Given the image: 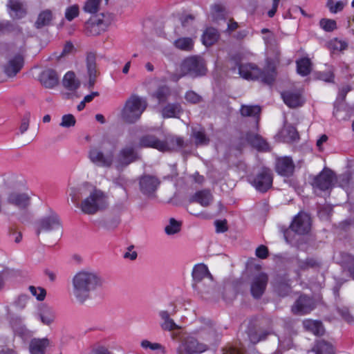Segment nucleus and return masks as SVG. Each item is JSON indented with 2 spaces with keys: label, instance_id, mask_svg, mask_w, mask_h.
Segmentation results:
<instances>
[{
  "label": "nucleus",
  "instance_id": "nucleus-1",
  "mask_svg": "<svg viewBox=\"0 0 354 354\" xmlns=\"http://www.w3.org/2000/svg\"><path fill=\"white\" fill-rule=\"evenodd\" d=\"M105 281L102 275L91 269H82L71 279V296L79 304L91 299L92 292L102 288Z\"/></svg>",
  "mask_w": 354,
  "mask_h": 354
},
{
  "label": "nucleus",
  "instance_id": "nucleus-2",
  "mask_svg": "<svg viewBox=\"0 0 354 354\" xmlns=\"http://www.w3.org/2000/svg\"><path fill=\"white\" fill-rule=\"evenodd\" d=\"M81 195H86L79 205L82 213L94 215L109 207V198L106 193L90 185H83L80 188Z\"/></svg>",
  "mask_w": 354,
  "mask_h": 354
},
{
  "label": "nucleus",
  "instance_id": "nucleus-3",
  "mask_svg": "<svg viewBox=\"0 0 354 354\" xmlns=\"http://www.w3.org/2000/svg\"><path fill=\"white\" fill-rule=\"evenodd\" d=\"M147 106V102L145 100L137 95H131L122 109V118L127 122H135L140 118Z\"/></svg>",
  "mask_w": 354,
  "mask_h": 354
},
{
  "label": "nucleus",
  "instance_id": "nucleus-4",
  "mask_svg": "<svg viewBox=\"0 0 354 354\" xmlns=\"http://www.w3.org/2000/svg\"><path fill=\"white\" fill-rule=\"evenodd\" d=\"M240 75L246 80H261L268 84H272L275 78L276 73L274 68L268 67L263 71H261L257 67L251 64H241L239 66Z\"/></svg>",
  "mask_w": 354,
  "mask_h": 354
},
{
  "label": "nucleus",
  "instance_id": "nucleus-5",
  "mask_svg": "<svg viewBox=\"0 0 354 354\" xmlns=\"http://www.w3.org/2000/svg\"><path fill=\"white\" fill-rule=\"evenodd\" d=\"M194 333H183L180 337V344L176 348L177 354H200L208 349V346L199 342L194 337Z\"/></svg>",
  "mask_w": 354,
  "mask_h": 354
},
{
  "label": "nucleus",
  "instance_id": "nucleus-6",
  "mask_svg": "<svg viewBox=\"0 0 354 354\" xmlns=\"http://www.w3.org/2000/svg\"><path fill=\"white\" fill-rule=\"evenodd\" d=\"M171 309L169 310H162L158 312V316L160 319V326L164 331L171 332V338L176 339L178 337V333H175L174 330L180 328L178 324H176L174 320L171 317L176 313V306L174 304H170Z\"/></svg>",
  "mask_w": 354,
  "mask_h": 354
},
{
  "label": "nucleus",
  "instance_id": "nucleus-7",
  "mask_svg": "<svg viewBox=\"0 0 354 354\" xmlns=\"http://www.w3.org/2000/svg\"><path fill=\"white\" fill-rule=\"evenodd\" d=\"M61 227L62 223L58 215L50 209L47 215L37 221L36 233L39 235L42 232L59 230Z\"/></svg>",
  "mask_w": 354,
  "mask_h": 354
},
{
  "label": "nucleus",
  "instance_id": "nucleus-8",
  "mask_svg": "<svg viewBox=\"0 0 354 354\" xmlns=\"http://www.w3.org/2000/svg\"><path fill=\"white\" fill-rule=\"evenodd\" d=\"M182 71L193 76L203 75L206 71L205 62L201 57H189L183 62Z\"/></svg>",
  "mask_w": 354,
  "mask_h": 354
},
{
  "label": "nucleus",
  "instance_id": "nucleus-9",
  "mask_svg": "<svg viewBox=\"0 0 354 354\" xmlns=\"http://www.w3.org/2000/svg\"><path fill=\"white\" fill-rule=\"evenodd\" d=\"M187 146L183 138L176 135H167L164 140H161L160 151L173 152L178 151Z\"/></svg>",
  "mask_w": 354,
  "mask_h": 354
},
{
  "label": "nucleus",
  "instance_id": "nucleus-10",
  "mask_svg": "<svg viewBox=\"0 0 354 354\" xmlns=\"http://www.w3.org/2000/svg\"><path fill=\"white\" fill-rule=\"evenodd\" d=\"M335 180V176L333 171L329 169H324L314 178L313 186L315 189L327 190L332 187Z\"/></svg>",
  "mask_w": 354,
  "mask_h": 354
},
{
  "label": "nucleus",
  "instance_id": "nucleus-11",
  "mask_svg": "<svg viewBox=\"0 0 354 354\" xmlns=\"http://www.w3.org/2000/svg\"><path fill=\"white\" fill-rule=\"evenodd\" d=\"M97 54L95 52H88L86 55V72L88 77V86L89 88L94 86L100 71L96 64Z\"/></svg>",
  "mask_w": 354,
  "mask_h": 354
},
{
  "label": "nucleus",
  "instance_id": "nucleus-12",
  "mask_svg": "<svg viewBox=\"0 0 354 354\" xmlns=\"http://www.w3.org/2000/svg\"><path fill=\"white\" fill-rule=\"evenodd\" d=\"M6 203L19 209H26L30 205V196L25 192L12 191L7 195Z\"/></svg>",
  "mask_w": 354,
  "mask_h": 354
},
{
  "label": "nucleus",
  "instance_id": "nucleus-13",
  "mask_svg": "<svg viewBox=\"0 0 354 354\" xmlns=\"http://www.w3.org/2000/svg\"><path fill=\"white\" fill-rule=\"evenodd\" d=\"M311 227V220L309 214L299 212L291 223L290 228L292 231L299 234L308 233Z\"/></svg>",
  "mask_w": 354,
  "mask_h": 354
},
{
  "label": "nucleus",
  "instance_id": "nucleus-14",
  "mask_svg": "<svg viewBox=\"0 0 354 354\" xmlns=\"http://www.w3.org/2000/svg\"><path fill=\"white\" fill-rule=\"evenodd\" d=\"M139 158L135 147L132 145H127L119 151L117 156V163L120 167H126Z\"/></svg>",
  "mask_w": 354,
  "mask_h": 354
},
{
  "label": "nucleus",
  "instance_id": "nucleus-15",
  "mask_svg": "<svg viewBox=\"0 0 354 354\" xmlns=\"http://www.w3.org/2000/svg\"><path fill=\"white\" fill-rule=\"evenodd\" d=\"M203 326L194 330V334L207 342H214L218 337V332L215 325L209 319H201Z\"/></svg>",
  "mask_w": 354,
  "mask_h": 354
},
{
  "label": "nucleus",
  "instance_id": "nucleus-16",
  "mask_svg": "<svg viewBox=\"0 0 354 354\" xmlns=\"http://www.w3.org/2000/svg\"><path fill=\"white\" fill-rule=\"evenodd\" d=\"M252 184L259 192H266L272 184V176L270 170L263 169L253 179Z\"/></svg>",
  "mask_w": 354,
  "mask_h": 354
},
{
  "label": "nucleus",
  "instance_id": "nucleus-17",
  "mask_svg": "<svg viewBox=\"0 0 354 354\" xmlns=\"http://www.w3.org/2000/svg\"><path fill=\"white\" fill-rule=\"evenodd\" d=\"M113 151L104 154L96 148H93L89 151V158L95 164L101 167H110L113 161Z\"/></svg>",
  "mask_w": 354,
  "mask_h": 354
},
{
  "label": "nucleus",
  "instance_id": "nucleus-18",
  "mask_svg": "<svg viewBox=\"0 0 354 354\" xmlns=\"http://www.w3.org/2000/svg\"><path fill=\"white\" fill-rule=\"evenodd\" d=\"M159 185V180L153 176L143 175L139 179V185L141 192L148 196L153 194Z\"/></svg>",
  "mask_w": 354,
  "mask_h": 354
},
{
  "label": "nucleus",
  "instance_id": "nucleus-19",
  "mask_svg": "<svg viewBox=\"0 0 354 354\" xmlns=\"http://www.w3.org/2000/svg\"><path fill=\"white\" fill-rule=\"evenodd\" d=\"M268 281L266 273H260L254 276L250 285L251 294L254 298H260L265 292Z\"/></svg>",
  "mask_w": 354,
  "mask_h": 354
},
{
  "label": "nucleus",
  "instance_id": "nucleus-20",
  "mask_svg": "<svg viewBox=\"0 0 354 354\" xmlns=\"http://www.w3.org/2000/svg\"><path fill=\"white\" fill-rule=\"evenodd\" d=\"M214 286L212 278H206L204 281L192 283L194 290L203 299H208L214 294Z\"/></svg>",
  "mask_w": 354,
  "mask_h": 354
},
{
  "label": "nucleus",
  "instance_id": "nucleus-21",
  "mask_svg": "<svg viewBox=\"0 0 354 354\" xmlns=\"http://www.w3.org/2000/svg\"><path fill=\"white\" fill-rule=\"evenodd\" d=\"M314 308L315 302L310 297L301 296L293 305L292 310L295 314L304 315L310 313Z\"/></svg>",
  "mask_w": 354,
  "mask_h": 354
},
{
  "label": "nucleus",
  "instance_id": "nucleus-22",
  "mask_svg": "<svg viewBox=\"0 0 354 354\" xmlns=\"http://www.w3.org/2000/svg\"><path fill=\"white\" fill-rule=\"evenodd\" d=\"M281 96L285 104L290 108L302 106L304 103L302 91L300 89L295 91H285L281 93Z\"/></svg>",
  "mask_w": 354,
  "mask_h": 354
},
{
  "label": "nucleus",
  "instance_id": "nucleus-23",
  "mask_svg": "<svg viewBox=\"0 0 354 354\" xmlns=\"http://www.w3.org/2000/svg\"><path fill=\"white\" fill-rule=\"evenodd\" d=\"M275 167L279 174L290 176L294 172L295 165L290 157L285 156L277 159Z\"/></svg>",
  "mask_w": 354,
  "mask_h": 354
},
{
  "label": "nucleus",
  "instance_id": "nucleus-24",
  "mask_svg": "<svg viewBox=\"0 0 354 354\" xmlns=\"http://www.w3.org/2000/svg\"><path fill=\"white\" fill-rule=\"evenodd\" d=\"M39 82L44 87L53 88L59 84V76L55 70L47 68L41 73Z\"/></svg>",
  "mask_w": 354,
  "mask_h": 354
},
{
  "label": "nucleus",
  "instance_id": "nucleus-25",
  "mask_svg": "<svg viewBox=\"0 0 354 354\" xmlns=\"http://www.w3.org/2000/svg\"><path fill=\"white\" fill-rule=\"evenodd\" d=\"M24 64V58L21 55H17L10 58L4 66V72L7 76H15L21 69Z\"/></svg>",
  "mask_w": 354,
  "mask_h": 354
},
{
  "label": "nucleus",
  "instance_id": "nucleus-26",
  "mask_svg": "<svg viewBox=\"0 0 354 354\" xmlns=\"http://www.w3.org/2000/svg\"><path fill=\"white\" fill-rule=\"evenodd\" d=\"M248 142L258 151H266L270 149L269 145L259 134L248 133L246 135Z\"/></svg>",
  "mask_w": 354,
  "mask_h": 354
},
{
  "label": "nucleus",
  "instance_id": "nucleus-27",
  "mask_svg": "<svg viewBox=\"0 0 354 354\" xmlns=\"http://www.w3.org/2000/svg\"><path fill=\"white\" fill-rule=\"evenodd\" d=\"M108 24H82V30L88 36H96L104 32Z\"/></svg>",
  "mask_w": 354,
  "mask_h": 354
},
{
  "label": "nucleus",
  "instance_id": "nucleus-28",
  "mask_svg": "<svg viewBox=\"0 0 354 354\" xmlns=\"http://www.w3.org/2000/svg\"><path fill=\"white\" fill-rule=\"evenodd\" d=\"M212 201L213 196L209 190L198 191L190 199L191 202L198 203L203 207L209 206Z\"/></svg>",
  "mask_w": 354,
  "mask_h": 354
},
{
  "label": "nucleus",
  "instance_id": "nucleus-29",
  "mask_svg": "<svg viewBox=\"0 0 354 354\" xmlns=\"http://www.w3.org/2000/svg\"><path fill=\"white\" fill-rule=\"evenodd\" d=\"M193 283L204 281L206 278H212L206 266L196 265L192 270Z\"/></svg>",
  "mask_w": 354,
  "mask_h": 354
},
{
  "label": "nucleus",
  "instance_id": "nucleus-30",
  "mask_svg": "<svg viewBox=\"0 0 354 354\" xmlns=\"http://www.w3.org/2000/svg\"><path fill=\"white\" fill-rule=\"evenodd\" d=\"M63 86L71 91L77 90L80 86V80L76 77L74 72H67L62 80Z\"/></svg>",
  "mask_w": 354,
  "mask_h": 354
},
{
  "label": "nucleus",
  "instance_id": "nucleus-31",
  "mask_svg": "<svg viewBox=\"0 0 354 354\" xmlns=\"http://www.w3.org/2000/svg\"><path fill=\"white\" fill-rule=\"evenodd\" d=\"M183 113L181 105L178 103H169L163 107L161 113L163 118H178Z\"/></svg>",
  "mask_w": 354,
  "mask_h": 354
},
{
  "label": "nucleus",
  "instance_id": "nucleus-32",
  "mask_svg": "<svg viewBox=\"0 0 354 354\" xmlns=\"http://www.w3.org/2000/svg\"><path fill=\"white\" fill-rule=\"evenodd\" d=\"M161 140L158 139L155 135L147 134L140 138L139 146L140 147L153 148L160 151Z\"/></svg>",
  "mask_w": 354,
  "mask_h": 354
},
{
  "label": "nucleus",
  "instance_id": "nucleus-33",
  "mask_svg": "<svg viewBox=\"0 0 354 354\" xmlns=\"http://www.w3.org/2000/svg\"><path fill=\"white\" fill-rule=\"evenodd\" d=\"M8 6L10 10V15L17 19L24 17L26 14V9L20 0H9Z\"/></svg>",
  "mask_w": 354,
  "mask_h": 354
},
{
  "label": "nucleus",
  "instance_id": "nucleus-34",
  "mask_svg": "<svg viewBox=\"0 0 354 354\" xmlns=\"http://www.w3.org/2000/svg\"><path fill=\"white\" fill-rule=\"evenodd\" d=\"M48 345V340L44 339H33L29 346L30 354H44V351Z\"/></svg>",
  "mask_w": 354,
  "mask_h": 354
},
{
  "label": "nucleus",
  "instance_id": "nucleus-35",
  "mask_svg": "<svg viewBox=\"0 0 354 354\" xmlns=\"http://www.w3.org/2000/svg\"><path fill=\"white\" fill-rule=\"evenodd\" d=\"M192 137L194 139V142L196 145H206L209 142V139L207 136L205 129L201 127L192 128Z\"/></svg>",
  "mask_w": 354,
  "mask_h": 354
},
{
  "label": "nucleus",
  "instance_id": "nucleus-36",
  "mask_svg": "<svg viewBox=\"0 0 354 354\" xmlns=\"http://www.w3.org/2000/svg\"><path fill=\"white\" fill-rule=\"evenodd\" d=\"M283 142H290L299 139L297 129L292 125H285L280 132Z\"/></svg>",
  "mask_w": 354,
  "mask_h": 354
},
{
  "label": "nucleus",
  "instance_id": "nucleus-37",
  "mask_svg": "<svg viewBox=\"0 0 354 354\" xmlns=\"http://www.w3.org/2000/svg\"><path fill=\"white\" fill-rule=\"evenodd\" d=\"M304 327L308 331L313 333L315 335H322L324 334V329L322 322L319 321L307 319L303 322Z\"/></svg>",
  "mask_w": 354,
  "mask_h": 354
},
{
  "label": "nucleus",
  "instance_id": "nucleus-38",
  "mask_svg": "<svg viewBox=\"0 0 354 354\" xmlns=\"http://www.w3.org/2000/svg\"><path fill=\"white\" fill-rule=\"evenodd\" d=\"M269 334L270 333L267 330H257V329L254 328H249L247 332L248 339L252 344H257L265 339Z\"/></svg>",
  "mask_w": 354,
  "mask_h": 354
},
{
  "label": "nucleus",
  "instance_id": "nucleus-39",
  "mask_svg": "<svg viewBox=\"0 0 354 354\" xmlns=\"http://www.w3.org/2000/svg\"><path fill=\"white\" fill-rule=\"evenodd\" d=\"M218 37L219 35L218 31L215 28H209L204 32L202 41L204 45L209 46L214 44L218 40Z\"/></svg>",
  "mask_w": 354,
  "mask_h": 354
},
{
  "label": "nucleus",
  "instance_id": "nucleus-40",
  "mask_svg": "<svg viewBox=\"0 0 354 354\" xmlns=\"http://www.w3.org/2000/svg\"><path fill=\"white\" fill-rule=\"evenodd\" d=\"M171 90L167 86H159L152 94V97L158 100V103L167 102L171 95Z\"/></svg>",
  "mask_w": 354,
  "mask_h": 354
},
{
  "label": "nucleus",
  "instance_id": "nucleus-41",
  "mask_svg": "<svg viewBox=\"0 0 354 354\" xmlns=\"http://www.w3.org/2000/svg\"><path fill=\"white\" fill-rule=\"evenodd\" d=\"M346 4V1L327 0L326 6L332 14H337L344 9Z\"/></svg>",
  "mask_w": 354,
  "mask_h": 354
},
{
  "label": "nucleus",
  "instance_id": "nucleus-42",
  "mask_svg": "<svg viewBox=\"0 0 354 354\" xmlns=\"http://www.w3.org/2000/svg\"><path fill=\"white\" fill-rule=\"evenodd\" d=\"M261 108L259 106L243 105L241 109V113L243 116L254 117L256 118L257 124L259 118Z\"/></svg>",
  "mask_w": 354,
  "mask_h": 354
},
{
  "label": "nucleus",
  "instance_id": "nucleus-43",
  "mask_svg": "<svg viewBox=\"0 0 354 354\" xmlns=\"http://www.w3.org/2000/svg\"><path fill=\"white\" fill-rule=\"evenodd\" d=\"M297 73L302 75L306 76L311 71V62L308 58H302L297 61Z\"/></svg>",
  "mask_w": 354,
  "mask_h": 354
},
{
  "label": "nucleus",
  "instance_id": "nucleus-44",
  "mask_svg": "<svg viewBox=\"0 0 354 354\" xmlns=\"http://www.w3.org/2000/svg\"><path fill=\"white\" fill-rule=\"evenodd\" d=\"M175 46L185 51H190L194 47V41L190 37H181L174 41Z\"/></svg>",
  "mask_w": 354,
  "mask_h": 354
},
{
  "label": "nucleus",
  "instance_id": "nucleus-45",
  "mask_svg": "<svg viewBox=\"0 0 354 354\" xmlns=\"http://www.w3.org/2000/svg\"><path fill=\"white\" fill-rule=\"evenodd\" d=\"M316 354H333V347L332 344L324 341H318L315 348Z\"/></svg>",
  "mask_w": 354,
  "mask_h": 354
},
{
  "label": "nucleus",
  "instance_id": "nucleus-46",
  "mask_svg": "<svg viewBox=\"0 0 354 354\" xmlns=\"http://www.w3.org/2000/svg\"><path fill=\"white\" fill-rule=\"evenodd\" d=\"M212 15L218 20H225V9L221 3H215L211 6Z\"/></svg>",
  "mask_w": 354,
  "mask_h": 354
},
{
  "label": "nucleus",
  "instance_id": "nucleus-47",
  "mask_svg": "<svg viewBox=\"0 0 354 354\" xmlns=\"http://www.w3.org/2000/svg\"><path fill=\"white\" fill-rule=\"evenodd\" d=\"M181 222L171 218L169 219V224L165 226V232L167 235H173L180 232Z\"/></svg>",
  "mask_w": 354,
  "mask_h": 354
},
{
  "label": "nucleus",
  "instance_id": "nucleus-48",
  "mask_svg": "<svg viewBox=\"0 0 354 354\" xmlns=\"http://www.w3.org/2000/svg\"><path fill=\"white\" fill-rule=\"evenodd\" d=\"M101 1L102 0H87L83 8L84 11L90 14L96 13L99 10Z\"/></svg>",
  "mask_w": 354,
  "mask_h": 354
},
{
  "label": "nucleus",
  "instance_id": "nucleus-49",
  "mask_svg": "<svg viewBox=\"0 0 354 354\" xmlns=\"http://www.w3.org/2000/svg\"><path fill=\"white\" fill-rule=\"evenodd\" d=\"M140 345H141L142 348H143L145 349L149 348L152 351L158 350V351H160L161 354L166 353L165 348L159 343H152V342H149V340L145 339L141 342Z\"/></svg>",
  "mask_w": 354,
  "mask_h": 354
},
{
  "label": "nucleus",
  "instance_id": "nucleus-50",
  "mask_svg": "<svg viewBox=\"0 0 354 354\" xmlns=\"http://www.w3.org/2000/svg\"><path fill=\"white\" fill-rule=\"evenodd\" d=\"M320 265L321 263L314 259H307L305 261H301L299 263V267L302 270H305L308 268H317Z\"/></svg>",
  "mask_w": 354,
  "mask_h": 354
},
{
  "label": "nucleus",
  "instance_id": "nucleus-51",
  "mask_svg": "<svg viewBox=\"0 0 354 354\" xmlns=\"http://www.w3.org/2000/svg\"><path fill=\"white\" fill-rule=\"evenodd\" d=\"M28 289L32 295L35 297L38 301H43L45 299L46 291L44 288L39 286H30Z\"/></svg>",
  "mask_w": 354,
  "mask_h": 354
},
{
  "label": "nucleus",
  "instance_id": "nucleus-52",
  "mask_svg": "<svg viewBox=\"0 0 354 354\" xmlns=\"http://www.w3.org/2000/svg\"><path fill=\"white\" fill-rule=\"evenodd\" d=\"M80 8L78 5L74 4L68 6L65 11V18L66 20L71 21L79 15Z\"/></svg>",
  "mask_w": 354,
  "mask_h": 354
},
{
  "label": "nucleus",
  "instance_id": "nucleus-53",
  "mask_svg": "<svg viewBox=\"0 0 354 354\" xmlns=\"http://www.w3.org/2000/svg\"><path fill=\"white\" fill-rule=\"evenodd\" d=\"M54 319V314L50 309L44 310L40 314V319L44 324L50 325Z\"/></svg>",
  "mask_w": 354,
  "mask_h": 354
},
{
  "label": "nucleus",
  "instance_id": "nucleus-54",
  "mask_svg": "<svg viewBox=\"0 0 354 354\" xmlns=\"http://www.w3.org/2000/svg\"><path fill=\"white\" fill-rule=\"evenodd\" d=\"M328 46L333 51H341L346 48L347 44L344 41L333 39L329 43Z\"/></svg>",
  "mask_w": 354,
  "mask_h": 354
},
{
  "label": "nucleus",
  "instance_id": "nucleus-55",
  "mask_svg": "<svg viewBox=\"0 0 354 354\" xmlns=\"http://www.w3.org/2000/svg\"><path fill=\"white\" fill-rule=\"evenodd\" d=\"M75 117L71 114H67L62 116L59 125L62 127L68 128L75 126Z\"/></svg>",
  "mask_w": 354,
  "mask_h": 354
},
{
  "label": "nucleus",
  "instance_id": "nucleus-56",
  "mask_svg": "<svg viewBox=\"0 0 354 354\" xmlns=\"http://www.w3.org/2000/svg\"><path fill=\"white\" fill-rule=\"evenodd\" d=\"M185 98L187 102L192 104H197L202 100V97L192 91H187L185 93Z\"/></svg>",
  "mask_w": 354,
  "mask_h": 354
},
{
  "label": "nucleus",
  "instance_id": "nucleus-57",
  "mask_svg": "<svg viewBox=\"0 0 354 354\" xmlns=\"http://www.w3.org/2000/svg\"><path fill=\"white\" fill-rule=\"evenodd\" d=\"M53 17L52 11L47 9L39 13L36 22H50L53 20Z\"/></svg>",
  "mask_w": 354,
  "mask_h": 354
},
{
  "label": "nucleus",
  "instance_id": "nucleus-58",
  "mask_svg": "<svg viewBox=\"0 0 354 354\" xmlns=\"http://www.w3.org/2000/svg\"><path fill=\"white\" fill-rule=\"evenodd\" d=\"M344 269L347 270L354 279V257L347 256V261L344 262Z\"/></svg>",
  "mask_w": 354,
  "mask_h": 354
},
{
  "label": "nucleus",
  "instance_id": "nucleus-59",
  "mask_svg": "<svg viewBox=\"0 0 354 354\" xmlns=\"http://www.w3.org/2000/svg\"><path fill=\"white\" fill-rule=\"evenodd\" d=\"M28 301V297L25 295H21L18 297L15 301V305L19 309H23L26 307Z\"/></svg>",
  "mask_w": 354,
  "mask_h": 354
},
{
  "label": "nucleus",
  "instance_id": "nucleus-60",
  "mask_svg": "<svg viewBox=\"0 0 354 354\" xmlns=\"http://www.w3.org/2000/svg\"><path fill=\"white\" fill-rule=\"evenodd\" d=\"M30 113H26L22 118L21 125L19 127V131L21 133H24L26 132L29 127L30 123Z\"/></svg>",
  "mask_w": 354,
  "mask_h": 354
},
{
  "label": "nucleus",
  "instance_id": "nucleus-61",
  "mask_svg": "<svg viewBox=\"0 0 354 354\" xmlns=\"http://www.w3.org/2000/svg\"><path fill=\"white\" fill-rule=\"evenodd\" d=\"M256 255L260 259H264L268 256V249L266 246L261 245L256 249Z\"/></svg>",
  "mask_w": 354,
  "mask_h": 354
},
{
  "label": "nucleus",
  "instance_id": "nucleus-62",
  "mask_svg": "<svg viewBox=\"0 0 354 354\" xmlns=\"http://www.w3.org/2000/svg\"><path fill=\"white\" fill-rule=\"evenodd\" d=\"M74 46L71 42H66L60 55L57 56V59L71 54L73 50Z\"/></svg>",
  "mask_w": 354,
  "mask_h": 354
},
{
  "label": "nucleus",
  "instance_id": "nucleus-63",
  "mask_svg": "<svg viewBox=\"0 0 354 354\" xmlns=\"http://www.w3.org/2000/svg\"><path fill=\"white\" fill-rule=\"evenodd\" d=\"M216 231L218 233L225 232L227 230L226 221H215Z\"/></svg>",
  "mask_w": 354,
  "mask_h": 354
},
{
  "label": "nucleus",
  "instance_id": "nucleus-64",
  "mask_svg": "<svg viewBox=\"0 0 354 354\" xmlns=\"http://www.w3.org/2000/svg\"><path fill=\"white\" fill-rule=\"evenodd\" d=\"M221 354H243L242 351L234 347H227L222 351Z\"/></svg>",
  "mask_w": 354,
  "mask_h": 354
}]
</instances>
